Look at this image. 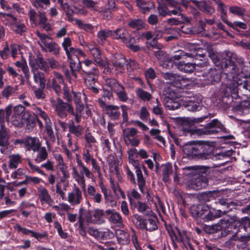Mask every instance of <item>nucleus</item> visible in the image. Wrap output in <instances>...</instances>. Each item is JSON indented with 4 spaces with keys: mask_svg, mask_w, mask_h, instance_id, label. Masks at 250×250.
Returning <instances> with one entry per match:
<instances>
[{
    "mask_svg": "<svg viewBox=\"0 0 250 250\" xmlns=\"http://www.w3.org/2000/svg\"><path fill=\"white\" fill-rule=\"evenodd\" d=\"M214 64L217 66H220L222 69V76L227 80V87L224 91L225 95L229 96L231 94L232 96H237V87L238 82H237V75L239 70L236 65L229 59V57L221 58L217 57L216 55H210Z\"/></svg>",
    "mask_w": 250,
    "mask_h": 250,
    "instance_id": "f257e3e1",
    "label": "nucleus"
},
{
    "mask_svg": "<svg viewBox=\"0 0 250 250\" xmlns=\"http://www.w3.org/2000/svg\"><path fill=\"white\" fill-rule=\"evenodd\" d=\"M76 162L79 170L76 167H72V176L82 188L84 189L86 185L85 177L91 179L93 182H95V177L93 172L83 164L80 158H77Z\"/></svg>",
    "mask_w": 250,
    "mask_h": 250,
    "instance_id": "f03ea898",
    "label": "nucleus"
},
{
    "mask_svg": "<svg viewBox=\"0 0 250 250\" xmlns=\"http://www.w3.org/2000/svg\"><path fill=\"white\" fill-rule=\"evenodd\" d=\"M94 1L93 0H82V3L86 7L90 9L91 10L103 13L104 17L106 16V19H109L110 17L111 12L114 10L115 8V3L114 0H107V3L104 5V7L101 8L97 6L98 4H100V2L98 0Z\"/></svg>",
    "mask_w": 250,
    "mask_h": 250,
    "instance_id": "7ed1b4c3",
    "label": "nucleus"
},
{
    "mask_svg": "<svg viewBox=\"0 0 250 250\" xmlns=\"http://www.w3.org/2000/svg\"><path fill=\"white\" fill-rule=\"evenodd\" d=\"M200 159L206 160L211 159L212 160L223 159L226 157H229L232 155L233 151L229 150L218 154H214L212 153L213 148L212 146L206 144H201Z\"/></svg>",
    "mask_w": 250,
    "mask_h": 250,
    "instance_id": "20e7f679",
    "label": "nucleus"
},
{
    "mask_svg": "<svg viewBox=\"0 0 250 250\" xmlns=\"http://www.w3.org/2000/svg\"><path fill=\"white\" fill-rule=\"evenodd\" d=\"M28 15L32 27H36L38 25H40L46 31L50 29V25L48 22V19L44 12H39L38 14L34 9L30 8Z\"/></svg>",
    "mask_w": 250,
    "mask_h": 250,
    "instance_id": "39448f33",
    "label": "nucleus"
},
{
    "mask_svg": "<svg viewBox=\"0 0 250 250\" xmlns=\"http://www.w3.org/2000/svg\"><path fill=\"white\" fill-rule=\"evenodd\" d=\"M50 101L52 106L54 108L56 114L61 118L64 119L67 117V112L73 113V107L68 103H65L60 98L57 101L51 99Z\"/></svg>",
    "mask_w": 250,
    "mask_h": 250,
    "instance_id": "423d86ee",
    "label": "nucleus"
},
{
    "mask_svg": "<svg viewBox=\"0 0 250 250\" xmlns=\"http://www.w3.org/2000/svg\"><path fill=\"white\" fill-rule=\"evenodd\" d=\"M99 74V70L97 67H92L91 70L86 69L84 71V83L88 88L91 90L94 93H99V89L95 86V83L97 79L96 77Z\"/></svg>",
    "mask_w": 250,
    "mask_h": 250,
    "instance_id": "0eeeda50",
    "label": "nucleus"
},
{
    "mask_svg": "<svg viewBox=\"0 0 250 250\" xmlns=\"http://www.w3.org/2000/svg\"><path fill=\"white\" fill-rule=\"evenodd\" d=\"M166 98L164 100V104L165 108L167 110H174L179 108L180 104L178 101L174 99L176 96V93L171 88H166L164 91Z\"/></svg>",
    "mask_w": 250,
    "mask_h": 250,
    "instance_id": "6e6552de",
    "label": "nucleus"
},
{
    "mask_svg": "<svg viewBox=\"0 0 250 250\" xmlns=\"http://www.w3.org/2000/svg\"><path fill=\"white\" fill-rule=\"evenodd\" d=\"M10 20H6L5 24L10 27L11 29L17 34L22 35L26 31L27 28L25 24L22 22L21 20L17 19L11 14L7 15Z\"/></svg>",
    "mask_w": 250,
    "mask_h": 250,
    "instance_id": "1a4fd4ad",
    "label": "nucleus"
},
{
    "mask_svg": "<svg viewBox=\"0 0 250 250\" xmlns=\"http://www.w3.org/2000/svg\"><path fill=\"white\" fill-rule=\"evenodd\" d=\"M85 216V221L87 223L94 224L96 225H102L105 222L104 212L103 209H96L93 210L92 217L89 211L86 210Z\"/></svg>",
    "mask_w": 250,
    "mask_h": 250,
    "instance_id": "9d476101",
    "label": "nucleus"
},
{
    "mask_svg": "<svg viewBox=\"0 0 250 250\" xmlns=\"http://www.w3.org/2000/svg\"><path fill=\"white\" fill-rule=\"evenodd\" d=\"M53 156L57 163V167L62 173L61 182H65L70 177L68 166L64 162L63 158L61 154L55 153Z\"/></svg>",
    "mask_w": 250,
    "mask_h": 250,
    "instance_id": "9b49d317",
    "label": "nucleus"
},
{
    "mask_svg": "<svg viewBox=\"0 0 250 250\" xmlns=\"http://www.w3.org/2000/svg\"><path fill=\"white\" fill-rule=\"evenodd\" d=\"M67 200L73 206L79 205L83 200L82 191L75 184L71 191L68 193Z\"/></svg>",
    "mask_w": 250,
    "mask_h": 250,
    "instance_id": "f8f14e48",
    "label": "nucleus"
},
{
    "mask_svg": "<svg viewBox=\"0 0 250 250\" xmlns=\"http://www.w3.org/2000/svg\"><path fill=\"white\" fill-rule=\"evenodd\" d=\"M177 233L173 230L168 231L174 248H177V242H181L184 245H189V238L187 236L186 233L184 231H181L179 229H177Z\"/></svg>",
    "mask_w": 250,
    "mask_h": 250,
    "instance_id": "ddd939ff",
    "label": "nucleus"
},
{
    "mask_svg": "<svg viewBox=\"0 0 250 250\" xmlns=\"http://www.w3.org/2000/svg\"><path fill=\"white\" fill-rule=\"evenodd\" d=\"M127 61L125 57L120 54H118L112 57V69L116 74L121 73L124 71V67Z\"/></svg>",
    "mask_w": 250,
    "mask_h": 250,
    "instance_id": "4468645a",
    "label": "nucleus"
},
{
    "mask_svg": "<svg viewBox=\"0 0 250 250\" xmlns=\"http://www.w3.org/2000/svg\"><path fill=\"white\" fill-rule=\"evenodd\" d=\"M194 55L191 53H185L183 51H179L177 54L174 56L167 58L166 61L161 64L162 66L166 68L169 69L173 66V63H175V61H178L182 59H184L186 57H193Z\"/></svg>",
    "mask_w": 250,
    "mask_h": 250,
    "instance_id": "2eb2a0df",
    "label": "nucleus"
},
{
    "mask_svg": "<svg viewBox=\"0 0 250 250\" xmlns=\"http://www.w3.org/2000/svg\"><path fill=\"white\" fill-rule=\"evenodd\" d=\"M29 65L31 69L41 70L47 72L49 70V66L48 65V61L45 60L43 58L40 56L37 57L36 58L30 60L29 61Z\"/></svg>",
    "mask_w": 250,
    "mask_h": 250,
    "instance_id": "dca6fc26",
    "label": "nucleus"
},
{
    "mask_svg": "<svg viewBox=\"0 0 250 250\" xmlns=\"http://www.w3.org/2000/svg\"><path fill=\"white\" fill-rule=\"evenodd\" d=\"M37 195L42 205H48L50 206L53 202L48 190L43 186H41L37 188Z\"/></svg>",
    "mask_w": 250,
    "mask_h": 250,
    "instance_id": "f3484780",
    "label": "nucleus"
},
{
    "mask_svg": "<svg viewBox=\"0 0 250 250\" xmlns=\"http://www.w3.org/2000/svg\"><path fill=\"white\" fill-rule=\"evenodd\" d=\"M9 142V133L7 129L5 126L1 125L0 128V146L2 147L0 148V152L3 154H6L8 152Z\"/></svg>",
    "mask_w": 250,
    "mask_h": 250,
    "instance_id": "a211bd4d",
    "label": "nucleus"
},
{
    "mask_svg": "<svg viewBox=\"0 0 250 250\" xmlns=\"http://www.w3.org/2000/svg\"><path fill=\"white\" fill-rule=\"evenodd\" d=\"M205 133L207 134H214L221 131H224L225 128L223 124L217 119L212 120L206 125Z\"/></svg>",
    "mask_w": 250,
    "mask_h": 250,
    "instance_id": "6ab92c4d",
    "label": "nucleus"
},
{
    "mask_svg": "<svg viewBox=\"0 0 250 250\" xmlns=\"http://www.w3.org/2000/svg\"><path fill=\"white\" fill-rule=\"evenodd\" d=\"M14 229L18 232L21 233L23 235H30V236L34 237L38 240L46 236L45 233H41L34 230L29 229L26 228L22 227L19 224H16L14 226Z\"/></svg>",
    "mask_w": 250,
    "mask_h": 250,
    "instance_id": "aec40b11",
    "label": "nucleus"
},
{
    "mask_svg": "<svg viewBox=\"0 0 250 250\" xmlns=\"http://www.w3.org/2000/svg\"><path fill=\"white\" fill-rule=\"evenodd\" d=\"M12 111V106L8 105L6 108V121L11 122V123L15 126L21 127L25 121V118L22 116H16L13 115L10 118V115Z\"/></svg>",
    "mask_w": 250,
    "mask_h": 250,
    "instance_id": "412c9836",
    "label": "nucleus"
},
{
    "mask_svg": "<svg viewBox=\"0 0 250 250\" xmlns=\"http://www.w3.org/2000/svg\"><path fill=\"white\" fill-rule=\"evenodd\" d=\"M86 210L83 207L80 208L78 211V221L76 225L78 224V232L80 235L83 237L86 236V232L84 229V223L85 221Z\"/></svg>",
    "mask_w": 250,
    "mask_h": 250,
    "instance_id": "4be33fe9",
    "label": "nucleus"
},
{
    "mask_svg": "<svg viewBox=\"0 0 250 250\" xmlns=\"http://www.w3.org/2000/svg\"><path fill=\"white\" fill-rule=\"evenodd\" d=\"M185 107L189 111L195 112L200 110L202 107L201 100L200 98H191L184 103Z\"/></svg>",
    "mask_w": 250,
    "mask_h": 250,
    "instance_id": "5701e85b",
    "label": "nucleus"
},
{
    "mask_svg": "<svg viewBox=\"0 0 250 250\" xmlns=\"http://www.w3.org/2000/svg\"><path fill=\"white\" fill-rule=\"evenodd\" d=\"M137 219L139 222V228L141 229H146L149 231H152L157 229V225L155 219L148 218L143 220L139 216H137Z\"/></svg>",
    "mask_w": 250,
    "mask_h": 250,
    "instance_id": "b1692460",
    "label": "nucleus"
},
{
    "mask_svg": "<svg viewBox=\"0 0 250 250\" xmlns=\"http://www.w3.org/2000/svg\"><path fill=\"white\" fill-rule=\"evenodd\" d=\"M24 144L28 151L36 152L41 146V143L37 137H28L24 140Z\"/></svg>",
    "mask_w": 250,
    "mask_h": 250,
    "instance_id": "393cba45",
    "label": "nucleus"
},
{
    "mask_svg": "<svg viewBox=\"0 0 250 250\" xmlns=\"http://www.w3.org/2000/svg\"><path fill=\"white\" fill-rule=\"evenodd\" d=\"M139 11L143 14L149 12L155 7L154 2L150 0H134Z\"/></svg>",
    "mask_w": 250,
    "mask_h": 250,
    "instance_id": "a878e982",
    "label": "nucleus"
},
{
    "mask_svg": "<svg viewBox=\"0 0 250 250\" xmlns=\"http://www.w3.org/2000/svg\"><path fill=\"white\" fill-rule=\"evenodd\" d=\"M220 70H217L216 68H210L208 73L206 74L207 78L205 79L206 84L214 83L215 82H219L222 76Z\"/></svg>",
    "mask_w": 250,
    "mask_h": 250,
    "instance_id": "bb28decb",
    "label": "nucleus"
},
{
    "mask_svg": "<svg viewBox=\"0 0 250 250\" xmlns=\"http://www.w3.org/2000/svg\"><path fill=\"white\" fill-rule=\"evenodd\" d=\"M201 144L197 145H186L183 148L185 154L190 156H196L200 159Z\"/></svg>",
    "mask_w": 250,
    "mask_h": 250,
    "instance_id": "cd10ccee",
    "label": "nucleus"
},
{
    "mask_svg": "<svg viewBox=\"0 0 250 250\" xmlns=\"http://www.w3.org/2000/svg\"><path fill=\"white\" fill-rule=\"evenodd\" d=\"M88 50L92 56L94 62L99 66L103 67L104 62L102 59L101 54L99 49L96 45H89Z\"/></svg>",
    "mask_w": 250,
    "mask_h": 250,
    "instance_id": "c85d7f7f",
    "label": "nucleus"
},
{
    "mask_svg": "<svg viewBox=\"0 0 250 250\" xmlns=\"http://www.w3.org/2000/svg\"><path fill=\"white\" fill-rule=\"evenodd\" d=\"M33 74V79L34 82L38 84L42 89L45 87L46 80L43 73L37 69H31Z\"/></svg>",
    "mask_w": 250,
    "mask_h": 250,
    "instance_id": "c756f323",
    "label": "nucleus"
},
{
    "mask_svg": "<svg viewBox=\"0 0 250 250\" xmlns=\"http://www.w3.org/2000/svg\"><path fill=\"white\" fill-rule=\"evenodd\" d=\"M105 212L107 215H110L109 220L112 223L118 227H121L123 225L122 217L119 212L114 209H107Z\"/></svg>",
    "mask_w": 250,
    "mask_h": 250,
    "instance_id": "7c9ffc66",
    "label": "nucleus"
},
{
    "mask_svg": "<svg viewBox=\"0 0 250 250\" xmlns=\"http://www.w3.org/2000/svg\"><path fill=\"white\" fill-rule=\"evenodd\" d=\"M36 34L39 38L38 43L40 45L42 50L45 48V47L47 46L48 44L52 42V41H53L52 38L44 34L41 33L39 31H37L36 32Z\"/></svg>",
    "mask_w": 250,
    "mask_h": 250,
    "instance_id": "2f4dec72",
    "label": "nucleus"
},
{
    "mask_svg": "<svg viewBox=\"0 0 250 250\" xmlns=\"http://www.w3.org/2000/svg\"><path fill=\"white\" fill-rule=\"evenodd\" d=\"M116 236L119 244L126 245L129 243L130 236L127 232L123 230L118 229L116 232Z\"/></svg>",
    "mask_w": 250,
    "mask_h": 250,
    "instance_id": "473e14b6",
    "label": "nucleus"
},
{
    "mask_svg": "<svg viewBox=\"0 0 250 250\" xmlns=\"http://www.w3.org/2000/svg\"><path fill=\"white\" fill-rule=\"evenodd\" d=\"M104 111L113 120L118 119L121 114L119 107L116 105H108L104 109Z\"/></svg>",
    "mask_w": 250,
    "mask_h": 250,
    "instance_id": "72a5a7b5",
    "label": "nucleus"
},
{
    "mask_svg": "<svg viewBox=\"0 0 250 250\" xmlns=\"http://www.w3.org/2000/svg\"><path fill=\"white\" fill-rule=\"evenodd\" d=\"M113 32L108 29H101L97 33V42L100 44H103L106 39L112 37Z\"/></svg>",
    "mask_w": 250,
    "mask_h": 250,
    "instance_id": "f704fd0d",
    "label": "nucleus"
},
{
    "mask_svg": "<svg viewBox=\"0 0 250 250\" xmlns=\"http://www.w3.org/2000/svg\"><path fill=\"white\" fill-rule=\"evenodd\" d=\"M207 208L205 205L193 206L191 208V213L194 217L204 218L205 211H207Z\"/></svg>",
    "mask_w": 250,
    "mask_h": 250,
    "instance_id": "c9c22d12",
    "label": "nucleus"
},
{
    "mask_svg": "<svg viewBox=\"0 0 250 250\" xmlns=\"http://www.w3.org/2000/svg\"><path fill=\"white\" fill-rule=\"evenodd\" d=\"M84 138L85 140L84 146L87 149L93 150L97 148L96 144L97 141L91 133L88 132L85 133Z\"/></svg>",
    "mask_w": 250,
    "mask_h": 250,
    "instance_id": "e433bc0d",
    "label": "nucleus"
},
{
    "mask_svg": "<svg viewBox=\"0 0 250 250\" xmlns=\"http://www.w3.org/2000/svg\"><path fill=\"white\" fill-rule=\"evenodd\" d=\"M36 152H37V154L34 158V161L36 163H41L48 157V152L44 146L41 147V146Z\"/></svg>",
    "mask_w": 250,
    "mask_h": 250,
    "instance_id": "4c0bfd02",
    "label": "nucleus"
},
{
    "mask_svg": "<svg viewBox=\"0 0 250 250\" xmlns=\"http://www.w3.org/2000/svg\"><path fill=\"white\" fill-rule=\"evenodd\" d=\"M135 173L137 176V184L140 191L144 194L146 193L145 187L146 182L145 179L143 177L142 172L140 169L136 170Z\"/></svg>",
    "mask_w": 250,
    "mask_h": 250,
    "instance_id": "58836bf2",
    "label": "nucleus"
},
{
    "mask_svg": "<svg viewBox=\"0 0 250 250\" xmlns=\"http://www.w3.org/2000/svg\"><path fill=\"white\" fill-rule=\"evenodd\" d=\"M128 31L124 28H118L113 32L112 38L115 39H121L124 42L127 40Z\"/></svg>",
    "mask_w": 250,
    "mask_h": 250,
    "instance_id": "ea45409f",
    "label": "nucleus"
},
{
    "mask_svg": "<svg viewBox=\"0 0 250 250\" xmlns=\"http://www.w3.org/2000/svg\"><path fill=\"white\" fill-rule=\"evenodd\" d=\"M31 108L32 110L34 115L36 117L39 116L41 117L42 119L44 120L45 123H47V122L50 120L47 113L45 111H43L41 107H38L36 105L33 104L31 105Z\"/></svg>",
    "mask_w": 250,
    "mask_h": 250,
    "instance_id": "a19ab883",
    "label": "nucleus"
},
{
    "mask_svg": "<svg viewBox=\"0 0 250 250\" xmlns=\"http://www.w3.org/2000/svg\"><path fill=\"white\" fill-rule=\"evenodd\" d=\"M21 163V156L19 154H12L9 156V167L15 169Z\"/></svg>",
    "mask_w": 250,
    "mask_h": 250,
    "instance_id": "79ce46f5",
    "label": "nucleus"
},
{
    "mask_svg": "<svg viewBox=\"0 0 250 250\" xmlns=\"http://www.w3.org/2000/svg\"><path fill=\"white\" fill-rule=\"evenodd\" d=\"M76 23L80 29L91 34H94L96 31V27L93 26L90 23H85L81 20H76Z\"/></svg>",
    "mask_w": 250,
    "mask_h": 250,
    "instance_id": "37998d69",
    "label": "nucleus"
},
{
    "mask_svg": "<svg viewBox=\"0 0 250 250\" xmlns=\"http://www.w3.org/2000/svg\"><path fill=\"white\" fill-rule=\"evenodd\" d=\"M219 192L217 191H208L202 193L199 195V199L204 202L209 201L218 196Z\"/></svg>",
    "mask_w": 250,
    "mask_h": 250,
    "instance_id": "c03bdc74",
    "label": "nucleus"
},
{
    "mask_svg": "<svg viewBox=\"0 0 250 250\" xmlns=\"http://www.w3.org/2000/svg\"><path fill=\"white\" fill-rule=\"evenodd\" d=\"M178 69L185 73H191L195 69V65L192 63H184L182 62L176 64Z\"/></svg>",
    "mask_w": 250,
    "mask_h": 250,
    "instance_id": "a18cd8bd",
    "label": "nucleus"
},
{
    "mask_svg": "<svg viewBox=\"0 0 250 250\" xmlns=\"http://www.w3.org/2000/svg\"><path fill=\"white\" fill-rule=\"evenodd\" d=\"M67 59H70L71 57L78 56V55L84 56L85 54L83 51L78 48L73 47L70 46L67 50H65Z\"/></svg>",
    "mask_w": 250,
    "mask_h": 250,
    "instance_id": "49530a36",
    "label": "nucleus"
},
{
    "mask_svg": "<svg viewBox=\"0 0 250 250\" xmlns=\"http://www.w3.org/2000/svg\"><path fill=\"white\" fill-rule=\"evenodd\" d=\"M15 64L16 66L21 69L25 79L27 80H29L30 78V75L29 68L25 60L22 59L20 61H17Z\"/></svg>",
    "mask_w": 250,
    "mask_h": 250,
    "instance_id": "de8ad7c7",
    "label": "nucleus"
},
{
    "mask_svg": "<svg viewBox=\"0 0 250 250\" xmlns=\"http://www.w3.org/2000/svg\"><path fill=\"white\" fill-rule=\"evenodd\" d=\"M162 168L163 180L165 182H167L169 180V176L172 172V165L169 163H167L163 165Z\"/></svg>",
    "mask_w": 250,
    "mask_h": 250,
    "instance_id": "09e8293b",
    "label": "nucleus"
},
{
    "mask_svg": "<svg viewBox=\"0 0 250 250\" xmlns=\"http://www.w3.org/2000/svg\"><path fill=\"white\" fill-rule=\"evenodd\" d=\"M64 182H58L56 185V193L59 195L62 200L65 199V191L68 187V183L65 184Z\"/></svg>",
    "mask_w": 250,
    "mask_h": 250,
    "instance_id": "8fccbe9b",
    "label": "nucleus"
},
{
    "mask_svg": "<svg viewBox=\"0 0 250 250\" xmlns=\"http://www.w3.org/2000/svg\"><path fill=\"white\" fill-rule=\"evenodd\" d=\"M162 77L166 81V83L175 87L176 80H177L179 75L171 73H163Z\"/></svg>",
    "mask_w": 250,
    "mask_h": 250,
    "instance_id": "3c124183",
    "label": "nucleus"
},
{
    "mask_svg": "<svg viewBox=\"0 0 250 250\" xmlns=\"http://www.w3.org/2000/svg\"><path fill=\"white\" fill-rule=\"evenodd\" d=\"M71 71H79L82 68L81 62L78 56L67 59Z\"/></svg>",
    "mask_w": 250,
    "mask_h": 250,
    "instance_id": "603ef678",
    "label": "nucleus"
},
{
    "mask_svg": "<svg viewBox=\"0 0 250 250\" xmlns=\"http://www.w3.org/2000/svg\"><path fill=\"white\" fill-rule=\"evenodd\" d=\"M84 108V104L76 105L75 111L73 108V113H71V114L74 117L76 123H79L81 121L82 117L83 114Z\"/></svg>",
    "mask_w": 250,
    "mask_h": 250,
    "instance_id": "864d4df0",
    "label": "nucleus"
},
{
    "mask_svg": "<svg viewBox=\"0 0 250 250\" xmlns=\"http://www.w3.org/2000/svg\"><path fill=\"white\" fill-rule=\"evenodd\" d=\"M53 209L57 212V213L61 216L65 215V211H68L70 209V206L66 203H61L58 205L54 206Z\"/></svg>",
    "mask_w": 250,
    "mask_h": 250,
    "instance_id": "5fc2aeb1",
    "label": "nucleus"
},
{
    "mask_svg": "<svg viewBox=\"0 0 250 250\" xmlns=\"http://www.w3.org/2000/svg\"><path fill=\"white\" fill-rule=\"evenodd\" d=\"M136 94L138 98L143 101H149L152 97V94L142 88H138L136 91Z\"/></svg>",
    "mask_w": 250,
    "mask_h": 250,
    "instance_id": "6e6d98bb",
    "label": "nucleus"
},
{
    "mask_svg": "<svg viewBox=\"0 0 250 250\" xmlns=\"http://www.w3.org/2000/svg\"><path fill=\"white\" fill-rule=\"evenodd\" d=\"M60 49V47L57 43L54 41H52V42L48 44L42 51L46 52H49L53 53L55 55H57L59 54Z\"/></svg>",
    "mask_w": 250,
    "mask_h": 250,
    "instance_id": "4d7b16f0",
    "label": "nucleus"
},
{
    "mask_svg": "<svg viewBox=\"0 0 250 250\" xmlns=\"http://www.w3.org/2000/svg\"><path fill=\"white\" fill-rule=\"evenodd\" d=\"M114 93L117 95L119 100L121 102H126L128 99V97L125 91V87L123 85H121Z\"/></svg>",
    "mask_w": 250,
    "mask_h": 250,
    "instance_id": "13d9d810",
    "label": "nucleus"
},
{
    "mask_svg": "<svg viewBox=\"0 0 250 250\" xmlns=\"http://www.w3.org/2000/svg\"><path fill=\"white\" fill-rule=\"evenodd\" d=\"M104 83L105 86L109 87L114 92L122 85L114 78H106Z\"/></svg>",
    "mask_w": 250,
    "mask_h": 250,
    "instance_id": "bf43d9fd",
    "label": "nucleus"
},
{
    "mask_svg": "<svg viewBox=\"0 0 250 250\" xmlns=\"http://www.w3.org/2000/svg\"><path fill=\"white\" fill-rule=\"evenodd\" d=\"M74 95V101L75 105L84 104L83 101H84V104L86 103L87 97L84 93L82 92H73Z\"/></svg>",
    "mask_w": 250,
    "mask_h": 250,
    "instance_id": "052dcab7",
    "label": "nucleus"
},
{
    "mask_svg": "<svg viewBox=\"0 0 250 250\" xmlns=\"http://www.w3.org/2000/svg\"><path fill=\"white\" fill-rule=\"evenodd\" d=\"M17 86H12L11 85H7L1 91V96L2 97L8 99L17 90Z\"/></svg>",
    "mask_w": 250,
    "mask_h": 250,
    "instance_id": "680f3d73",
    "label": "nucleus"
},
{
    "mask_svg": "<svg viewBox=\"0 0 250 250\" xmlns=\"http://www.w3.org/2000/svg\"><path fill=\"white\" fill-rule=\"evenodd\" d=\"M177 82L175 83V87L179 88H184L187 87L191 82L189 78H184L183 76L179 75Z\"/></svg>",
    "mask_w": 250,
    "mask_h": 250,
    "instance_id": "e2e57ef3",
    "label": "nucleus"
},
{
    "mask_svg": "<svg viewBox=\"0 0 250 250\" xmlns=\"http://www.w3.org/2000/svg\"><path fill=\"white\" fill-rule=\"evenodd\" d=\"M138 131L134 127L128 128L123 130V139L124 141L135 137Z\"/></svg>",
    "mask_w": 250,
    "mask_h": 250,
    "instance_id": "0e129e2a",
    "label": "nucleus"
},
{
    "mask_svg": "<svg viewBox=\"0 0 250 250\" xmlns=\"http://www.w3.org/2000/svg\"><path fill=\"white\" fill-rule=\"evenodd\" d=\"M69 130L71 133L74 134L77 137H79L83 134V127L82 125H76L74 123H72L69 126Z\"/></svg>",
    "mask_w": 250,
    "mask_h": 250,
    "instance_id": "69168bd1",
    "label": "nucleus"
},
{
    "mask_svg": "<svg viewBox=\"0 0 250 250\" xmlns=\"http://www.w3.org/2000/svg\"><path fill=\"white\" fill-rule=\"evenodd\" d=\"M138 40V39H137ZM137 40L133 37L127 38V40L124 42L125 43L126 46L133 52H137L140 50V48L139 46L135 45Z\"/></svg>",
    "mask_w": 250,
    "mask_h": 250,
    "instance_id": "338daca9",
    "label": "nucleus"
},
{
    "mask_svg": "<svg viewBox=\"0 0 250 250\" xmlns=\"http://www.w3.org/2000/svg\"><path fill=\"white\" fill-rule=\"evenodd\" d=\"M199 9L209 15L212 14L215 11L214 9L205 1H201Z\"/></svg>",
    "mask_w": 250,
    "mask_h": 250,
    "instance_id": "774afa93",
    "label": "nucleus"
}]
</instances>
